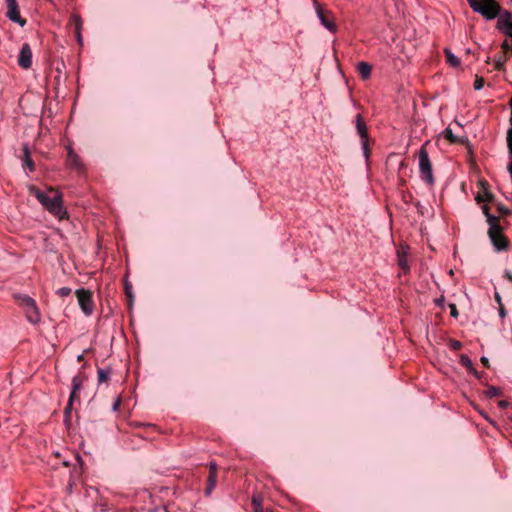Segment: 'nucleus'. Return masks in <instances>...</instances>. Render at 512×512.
Instances as JSON below:
<instances>
[{"label":"nucleus","instance_id":"obj_32","mask_svg":"<svg viewBox=\"0 0 512 512\" xmlns=\"http://www.w3.org/2000/svg\"><path fill=\"white\" fill-rule=\"evenodd\" d=\"M78 392H74V390H71L69 400L70 402H74L75 400L79 401V396L77 395Z\"/></svg>","mask_w":512,"mask_h":512},{"label":"nucleus","instance_id":"obj_21","mask_svg":"<svg viewBox=\"0 0 512 512\" xmlns=\"http://www.w3.org/2000/svg\"><path fill=\"white\" fill-rule=\"evenodd\" d=\"M445 52V56H446V60L447 62L452 66V67H458L460 65V60L458 57H456L449 49H445L444 50Z\"/></svg>","mask_w":512,"mask_h":512},{"label":"nucleus","instance_id":"obj_34","mask_svg":"<svg viewBox=\"0 0 512 512\" xmlns=\"http://www.w3.org/2000/svg\"><path fill=\"white\" fill-rule=\"evenodd\" d=\"M498 406L501 408V409H506L508 406H509V402L506 401V400H500L498 402Z\"/></svg>","mask_w":512,"mask_h":512},{"label":"nucleus","instance_id":"obj_25","mask_svg":"<svg viewBox=\"0 0 512 512\" xmlns=\"http://www.w3.org/2000/svg\"><path fill=\"white\" fill-rule=\"evenodd\" d=\"M484 86V79L482 77H477L474 81V89L480 90Z\"/></svg>","mask_w":512,"mask_h":512},{"label":"nucleus","instance_id":"obj_7","mask_svg":"<svg viewBox=\"0 0 512 512\" xmlns=\"http://www.w3.org/2000/svg\"><path fill=\"white\" fill-rule=\"evenodd\" d=\"M355 122H356L357 133H358L359 137L361 138V144H362L364 156L366 158H368L369 154H370V150H369V135H368L367 125H366V123L363 119V116L361 114L356 115Z\"/></svg>","mask_w":512,"mask_h":512},{"label":"nucleus","instance_id":"obj_30","mask_svg":"<svg viewBox=\"0 0 512 512\" xmlns=\"http://www.w3.org/2000/svg\"><path fill=\"white\" fill-rule=\"evenodd\" d=\"M491 198H492V196H491V194H489V193H486V194H485V198H482L480 195H478V196L476 197V199H477V201H478V202L490 201V200H491Z\"/></svg>","mask_w":512,"mask_h":512},{"label":"nucleus","instance_id":"obj_28","mask_svg":"<svg viewBox=\"0 0 512 512\" xmlns=\"http://www.w3.org/2000/svg\"><path fill=\"white\" fill-rule=\"evenodd\" d=\"M444 302H445V298H444V296H441V297L436 298V299L434 300L435 305H436V306H438V307H440V308H443V307H444Z\"/></svg>","mask_w":512,"mask_h":512},{"label":"nucleus","instance_id":"obj_13","mask_svg":"<svg viewBox=\"0 0 512 512\" xmlns=\"http://www.w3.org/2000/svg\"><path fill=\"white\" fill-rule=\"evenodd\" d=\"M22 166L27 169L30 173L35 170V164L31 157V152L27 144H23L22 155H21Z\"/></svg>","mask_w":512,"mask_h":512},{"label":"nucleus","instance_id":"obj_12","mask_svg":"<svg viewBox=\"0 0 512 512\" xmlns=\"http://www.w3.org/2000/svg\"><path fill=\"white\" fill-rule=\"evenodd\" d=\"M217 471H218L217 464L215 462H210V464H209V476H208V479H207V486H206V490H205L206 495L211 494V492L214 490V488L216 486Z\"/></svg>","mask_w":512,"mask_h":512},{"label":"nucleus","instance_id":"obj_38","mask_svg":"<svg viewBox=\"0 0 512 512\" xmlns=\"http://www.w3.org/2000/svg\"><path fill=\"white\" fill-rule=\"evenodd\" d=\"M504 277L512 282V273L510 271H505Z\"/></svg>","mask_w":512,"mask_h":512},{"label":"nucleus","instance_id":"obj_37","mask_svg":"<svg viewBox=\"0 0 512 512\" xmlns=\"http://www.w3.org/2000/svg\"><path fill=\"white\" fill-rule=\"evenodd\" d=\"M480 361H481V363H482L485 367L489 368V366H490V365H489V359H488L487 357L482 356V357H481V359H480Z\"/></svg>","mask_w":512,"mask_h":512},{"label":"nucleus","instance_id":"obj_22","mask_svg":"<svg viewBox=\"0 0 512 512\" xmlns=\"http://www.w3.org/2000/svg\"><path fill=\"white\" fill-rule=\"evenodd\" d=\"M501 393H502L501 389L498 387H495V386H489L487 388V390L484 391V394L488 398H493V397L499 396V395H501Z\"/></svg>","mask_w":512,"mask_h":512},{"label":"nucleus","instance_id":"obj_17","mask_svg":"<svg viewBox=\"0 0 512 512\" xmlns=\"http://www.w3.org/2000/svg\"><path fill=\"white\" fill-rule=\"evenodd\" d=\"M111 372H112V370L110 367L98 369V371H97L98 382L99 383L108 382L110 379Z\"/></svg>","mask_w":512,"mask_h":512},{"label":"nucleus","instance_id":"obj_41","mask_svg":"<svg viewBox=\"0 0 512 512\" xmlns=\"http://www.w3.org/2000/svg\"><path fill=\"white\" fill-rule=\"evenodd\" d=\"M63 465H64L65 467H67V466H68V462H67V461H63Z\"/></svg>","mask_w":512,"mask_h":512},{"label":"nucleus","instance_id":"obj_2","mask_svg":"<svg viewBox=\"0 0 512 512\" xmlns=\"http://www.w3.org/2000/svg\"><path fill=\"white\" fill-rule=\"evenodd\" d=\"M488 211V207L484 206L483 212L487 216V222L489 224L488 235L491 243L496 251L506 250L508 248L509 241L503 234V229L499 224V219L496 216L489 214Z\"/></svg>","mask_w":512,"mask_h":512},{"label":"nucleus","instance_id":"obj_27","mask_svg":"<svg viewBox=\"0 0 512 512\" xmlns=\"http://www.w3.org/2000/svg\"><path fill=\"white\" fill-rule=\"evenodd\" d=\"M450 347L453 349V350H459L461 347H462V344L460 341L458 340H452L450 342Z\"/></svg>","mask_w":512,"mask_h":512},{"label":"nucleus","instance_id":"obj_9","mask_svg":"<svg viewBox=\"0 0 512 512\" xmlns=\"http://www.w3.org/2000/svg\"><path fill=\"white\" fill-rule=\"evenodd\" d=\"M315 10L321 24L330 32L335 33L337 26L330 11L325 10L319 3L315 2Z\"/></svg>","mask_w":512,"mask_h":512},{"label":"nucleus","instance_id":"obj_24","mask_svg":"<svg viewBox=\"0 0 512 512\" xmlns=\"http://www.w3.org/2000/svg\"><path fill=\"white\" fill-rule=\"evenodd\" d=\"M72 290L69 287H61L57 290V295L60 297H67L71 294Z\"/></svg>","mask_w":512,"mask_h":512},{"label":"nucleus","instance_id":"obj_23","mask_svg":"<svg viewBox=\"0 0 512 512\" xmlns=\"http://www.w3.org/2000/svg\"><path fill=\"white\" fill-rule=\"evenodd\" d=\"M444 137H445V139L449 140L451 143H456L457 142V138L453 134V132H452V130L450 128H446L445 129Z\"/></svg>","mask_w":512,"mask_h":512},{"label":"nucleus","instance_id":"obj_8","mask_svg":"<svg viewBox=\"0 0 512 512\" xmlns=\"http://www.w3.org/2000/svg\"><path fill=\"white\" fill-rule=\"evenodd\" d=\"M5 2L7 6L6 17L19 26L24 27L26 25V19L20 14L17 0H5Z\"/></svg>","mask_w":512,"mask_h":512},{"label":"nucleus","instance_id":"obj_36","mask_svg":"<svg viewBox=\"0 0 512 512\" xmlns=\"http://www.w3.org/2000/svg\"><path fill=\"white\" fill-rule=\"evenodd\" d=\"M499 315L501 318H504L505 315H506V311H505V308H504V305H499Z\"/></svg>","mask_w":512,"mask_h":512},{"label":"nucleus","instance_id":"obj_35","mask_svg":"<svg viewBox=\"0 0 512 512\" xmlns=\"http://www.w3.org/2000/svg\"><path fill=\"white\" fill-rule=\"evenodd\" d=\"M494 298H495L496 302L498 303V305H502L503 304L502 303V299H501V295H500L499 292H497V291L495 292Z\"/></svg>","mask_w":512,"mask_h":512},{"label":"nucleus","instance_id":"obj_26","mask_svg":"<svg viewBox=\"0 0 512 512\" xmlns=\"http://www.w3.org/2000/svg\"><path fill=\"white\" fill-rule=\"evenodd\" d=\"M449 308H450L451 316L454 317V318H457L458 317V310H457L456 304L450 303L449 304Z\"/></svg>","mask_w":512,"mask_h":512},{"label":"nucleus","instance_id":"obj_20","mask_svg":"<svg viewBox=\"0 0 512 512\" xmlns=\"http://www.w3.org/2000/svg\"><path fill=\"white\" fill-rule=\"evenodd\" d=\"M72 21L74 22V25H75V32H76L77 39L79 42H81V40H82V37H81L82 19L79 15H73Z\"/></svg>","mask_w":512,"mask_h":512},{"label":"nucleus","instance_id":"obj_40","mask_svg":"<svg viewBox=\"0 0 512 512\" xmlns=\"http://www.w3.org/2000/svg\"><path fill=\"white\" fill-rule=\"evenodd\" d=\"M77 359H78V361H82L83 360V355H79Z\"/></svg>","mask_w":512,"mask_h":512},{"label":"nucleus","instance_id":"obj_15","mask_svg":"<svg viewBox=\"0 0 512 512\" xmlns=\"http://www.w3.org/2000/svg\"><path fill=\"white\" fill-rule=\"evenodd\" d=\"M357 71L363 80H368L371 76L372 66L367 62H359L357 65Z\"/></svg>","mask_w":512,"mask_h":512},{"label":"nucleus","instance_id":"obj_19","mask_svg":"<svg viewBox=\"0 0 512 512\" xmlns=\"http://www.w3.org/2000/svg\"><path fill=\"white\" fill-rule=\"evenodd\" d=\"M263 498L260 494H255L252 497L253 512H263L262 507Z\"/></svg>","mask_w":512,"mask_h":512},{"label":"nucleus","instance_id":"obj_31","mask_svg":"<svg viewBox=\"0 0 512 512\" xmlns=\"http://www.w3.org/2000/svg\"><path fill=\"white\" fill-rule=\"evenodd\" d=\"M78 392H74V390H71L69 400L70 402H74L75 400L79 401V396L77 395Z\"/></svg>","mask_w":512,"mask_h":512},{"label":"nucleus","instance_id":"obj_14","mask_svg":"<svg viewBox=\"0 0 512 512\" xmlns=\"http://www.w3.org/2000/svg\"><path fill=\"white\" fill-rule=\"evenodd\" d=\"M397 262L399 267L402 269L404 273H407L409 271V265H408V247L401 246L397 250Z\"/></svg>","mask_w":512,"mask_h":512},{"label":"nucleus","instance_id":"obj_6","mask_svg":"<svg viewBox=\"0 0 512 512\" xmlns=\"http://www.w3.org/2000/svg\"><path fill=\"white\" fill-rule=\"evenodd\" d=\"M76 296L79 306L86 316L92 315L94 311V302L90 290L80 288L76 290Z\"/></svg>","mask_w":512,"mask_h":512},{"label":"nucleus","instance_id":"obj_1","mask_svg":"<svg viewBox=\"0 0 512 512\" xmlns=\"http://www.w3.org/2000/svg\"><path fill=\"white\" fill-rule=\"evenodd\" d=\"M30 192L34 194L37 200L49 211V213L60 220L66 217L67 212L63 208L61 193L50 188L49 192L53 193V196H49L47 193L35 187H31Z\"/></svg>","mask_w":512,"mask_h":512},{"label":"nucleus","instance_id":"obj_33","mask_svg":"<svg viewBox=\"0 0 512 512\" xmlns=\"http://www.w3.org/2000/svg\"><path fill=\"white\" fill-rule=\"evenodd\" d=\"M501 48L504 50V51H509L510 49H512V46L509 44V42L507 40H505L502 44H501Z\"/></svg>","mask_w":512,"mask_h":512},{"label":"nucleus","instance_id":"obj_4","mask_svg":"<svg viewBox=\"0 0 512 512\" xmlns=\"http://www.w3.org/2000/svg\"><path fill=\"white\" fill-rule=\"evenodd\" d=\"M427 144L428 142L423 144L418 152L419 171L421 179L428 185L432 186L435 183V178L433 176L432 163L426 149Z\"/></svg>","mask_w":512,"mask_h":512},{"label":"nucleus","instance_id":"obj_39","mask_svg":"<svg viewBox=\"0 0 512 512\" xmlns=\"http://www.w3.org/2000/svg\"><path fill=\"white\" fill-rule=\"evenodd\" d=\"M120 405V399H117V401L113 405V410H117Z\"/></svg>","mask_w":512,"mask_h":512},{"label":"nucleus","instance_id":"obj_42","mask_svg":"<svg viewBox=\"0 0 512 512\" xmlns=\"http://www.w3.org/2000/svg\"><path fill=\"white\" fill-rule=\"evenodd\" d=\"M163 512H167V510H166V509H164V510H163Z\"/></svg>","mask_w":512,"mask_h":512},{"label":"nucleus","instance_id":"obj_29","mask_svg":"<svg viewBox=\"0 0 512 512\" xmlns=\"http://www.w3.org/2000/svg\"><path fill=\"white\" fill-rule=\"evenodd\" d=\"M72 406H73V402H70L68 401L65 409H64V414L66 417H69L70 416V413H71V410H72Z\"/></svg>","mask_w":512,"mask_h":512},{"label":"nucleus","instance_id":"obj_11","mask_svg":"<svg viewBox=\"0 0 512 512\" xmlns=\"http://www.w3.org/2000/svg\"><path fill=\"white\" fill-rule=\"evenodd\" d=\"M17 62L23 69H29L32 66V50L28 43L22 45Z\"/></svg>","mask_w":512,"mask_h":512},{"label":"nucleus","instance_id":"obj_43","mask_svg":"<svg viewBox=\"0 0 512 512\" xmlns=\"http://www.w3.org/2000/svg\"><path fill=\"white\" fill-rule=\"evenodd\" d=\"M511 420H512V418H511Z\"/></svg>","mask_w":512,"mask_h":512},{"label":"nucleus","instance_id":"obj_16","mask_svg":"<svg viewBox=\"0 0 512 512\" xmlns=\"http://www.w3.org/2000/svg\"><path fill=\"white\" fill-rule=\"evenodd\" d=\"M87 377L84 373H78L72 378V390L74 392H79L82 389L83 383L86 381Z\"/></svg>","mask_w":512,"mask_h":512},{"label":"nucleus","instance_id":"obj_10","mask_svg":"<svg viewBox=\"0 0 512 512\" xmlns=\"http://www.w3.org/2000/svg\"><path fill=\"white\" fill-rule=\"evenodd\" d=\"M67 150V158H66V166L70 169H73L77 172H82L85 169V166L79 157V155L74 151L72 145L66 146Z\"/></svg>","mask_w":512,"mask_h":512},{"label":"nucleus","instance_id":"obj_3","mask_svg":"<svg viewBox=\"0 0 512 512\" xmlns=\"http://www.w3.org/2000/svg\"><path fill=\"white\" fill-rule=\"evenodd\" d=\"M14 299L23 308L28 322L36 325L41 321L39 308L33 298L28 295L15 294Z\"/></svg>","mask_w":512,"mask_h":512},{"label":"nucleus","instance_id":"obj_18","mask_svg":"<svg viewBox=\"0 0 512 512\" xmlns=\"http://www.w3.org/2000/svg\"><path fill=\"white\" fill-rule=\"evenodd\" d=\"M460 363L467 368L468 372L470 374H474L476 376H478V373L477 371L475 370L474 366H473V363L472 361L470 360V358L466 355H461L460 356Z\"/></svg>","mask_w":512,"mask_h":512},{"label":"nucleus","instance_id":"obj_5","mask_svg":"<svg viewBox=\"0 0 512 512\" xmlns=\"http://www.w3.org/2000/svg\"><path fill=\"white\" fill-rule=\"evenodd\" d=\"M469 6L488 20L499 17L500 5L496 1L480 2L479 0H467Z\"/></svg>","mask_w":512,"mask_h":512}]
</instances>
